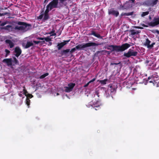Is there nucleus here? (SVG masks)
I'll use <instances>...</instances> for the list:
<instances>
[{"instance_id":"obj_19","label":"nucleus","mask_w":159,"mask_h":159,"mask_svg":"<svg viewBox=\"0 0 159 159\" xmlns=\"http://www.w3.org/2000/svg\"><path fill=\"white\" fill-rule=\"evenodd\" d=\"M120 46L122 49V51H123L129 48L130 46V45L128 43H125L123 44Z\"/></svg>"},{"instance_id":"obj_12","label":"nucleus","mask_w":159,"mask_h":159,"mask_svg":"<svg viewBox=\"0 0 159 159\" xmlns=\"http://www.w3.org/2000/svg\"><path fill=\"white\" fill-rule=\"evenodd\" d=\"M158 0H149L146 1L145 4L147 5L151 6H153L156 5Z\"/></svg>"},{"instance_id":"obj_5","label":"nucleus","mask_w":159,"mask_h":159,"mask_svg":"<svg viewBox=\"0 0 159 159\" xmlns=\"http://www.w3.org/2000/svg\"><path fill=\"white\" fill-rule=\"evenodd\" d=\"M48 5L47 6V8L45 11L44 14H43L42 13L38 17V19H43V20H47L48 18V13L49 11V10H50L53 8L52 7L51 8H50V7H51V5H50L49 7H48Z\"/></svg>"},{"instance_id":"obj_11","label":"nucleus","mask_w":159,"mask_h":159,"mask_svg":"<svg viewBox=\"0 0 159 159\" xmlns=\"http://www.w3.org/2000/svg\"><path fill=\"white\" fill-rule=\"evenodd\" d=\"M75 85V84L73 83H70L68 84V87H64V90L66 92H69L72 90L73 87Z\"/></svg>"},{"instance_id":"obj_31","label":"nucleus","mask_w":159,"mask_h":159,"mask_svg":"<svg viewBox=\"0 0 159 159\" xmlns=\"http://www.w3.org/2000/svg\"><path fill=\"white\" fill-rule=\"evenodd\" d=\"M76 49V47L75 48H72L70 51V52L72 53L73 52H75V51Z\"/></svg>"},{"instance_id":"obj_28","label":"nucleus","mask_w":159,"mask_h":159,"mask_svg":"<svg viewBox=\"0 0 159 159\" xmlns=\"http://www.w3.org/2000/svg\"><path fill=\"white\" fill-rule=\"evenodd\" d=\"M93 34L95 37H96L98 38H100L101 37L100 35L99 34H98L95 33H93Z\"/></svg>"},{"instance_id":"obj_38","label":"nucleus","mask_w":159,"mask_h":159,"mask_svg":"<svg viewBox=\"0 0 159 159\" xmlns=\"http://www.w3.org/2000/svg\"><path fill=\"white\" fill-rule=\"evenodd\" d=\"M142 26H143L144 27H148V25H145L144 24H143L142 25Z\"/></svg>"},{"instance_id":"obj_10","label":"nucleus","mask_w":159,"mask_h":159,"mask_svg":"<svg viewBox=\"0 0 159 159\" xmlns=\"http://www.w3.org/2000/svg\"><path fill=\"white\" fill-rule=\"evenodd\" d=\"M47 34H50V37H47L46 38H37L38 39H40L41 40H44L47 42L50 41L51 40V39H52L50 37L51 36H55L56 35V33L54 32L52 33V32H51L49 33H47Z\"/></svg>"},{"instance_id":"obj_25","label":"nucleus","mask_w":159,"mask_h":159,"mask_svg":"<svg viewBox=\"0 0 159 159\" xmlns=\"http://www.w3.org/2000/svg\"><path fill=\"white\" fill-rule=\"evenodd\" d=\"M8 23V22L7 21H5L4 22L2 23H1V22L0 21V25L2 26H4L5 25H6Z\"/></svg>"},{"instance_id":"obj_16","label":"nucleus","mask_w":159,"mask_h":159,"mask_svg":"<svg viewBox=\"0 0 159 159\" xmlns=\"http://www.w3.org/2000/svg\"><path fill=\"white\" fill-rule=\"evenodd\" d=\"M108 13L109 14H111L115 16H118L119 14L118 11L115 10L113 9H111L109 10Z\"/></svg>"},{"instance_id":"obj_22","label":"nucleus","mask_w":159,"mask_h":159,"mask_svg":"<svg viewBox=\"0 0 159 159\" xmlns=\"http://www.w3.org/2000/svg\"><path fill=\"white\" fill-rule=\"evenodd\" d=\"M140 31L139 30H133L131 31V34L132 35H134L135 34H138L140 33Z\"/></svg>"},{"instance_id":"obj_24","label":"nucleus","mask_w":159,"mask_h":159,"mask_svg":"<svg viewBox=\"0 0 159 159\" xmlns=\"http://www.w3.org/2000/svg\"><path fill=\"white\" fill-rule=\"evenodd\" d=\"M48 73H46L41 75L40 76V79L43 78L44 77H46V76H48Z\"/></svg>"},{"instance_id":"obj_13","label":"nucleus","mask_w":159,"mask_h":159,"mask_svg":"<svg viewBox=\"0 0 159 159\" xmlns=\"http://www.w3.org/2000/svg\"><path fill=\"white\" fill-rule=\"evenodd\" d=\"M109 47L112 48V51L116 52L122 51L120 46L111 45L109 46Z\"/></svg>"},{"instance_id":"obj_1","label":"nucleus","mask_w":159,"mask_h":159,"mask_svg":"<svg viewBox=\"0 0 159 159\" xmlns=\"http://www.w3.org/2000/svg\"><path fill=\"white\" fill-rule=\"evenodd\" d=\"M14 23L7 25L5 27V29L10 31L14 28L15 30H18L24 32L28 29V25L25 23L19 22L15 23V25Z\"/></svg>"},{"instance_id":"obj_18","label":"nucleus","mask_w":159,"mask_h":159,"mask_svg":"<svg viewBox=\"0 0 159 159\" xmlns=\"http://www.w3.org/2000/svg\"><path fill=\"white\" fill-rule=\"evenodd\" d=\"M69 41V40L64 41L63 42L58 43L57 45L58 49L60 50L62 47L67 44Z\"/></svg>"},{"instance_id":"obj_20","label":"nucleus","mask_w":159,"mask_h":159,"mask_svg":"<svg viewBox=\"0 0 159 159\" xmlns=\"http://www.w3.org/2000/svg\"><path fill=\"white\" fill-rule=\"evenodd\" d=\"M111 87H112V86H111L110 87L111 89H109L107 90L106 91H105L106 95L107 97L109 96L111 92H113L115 90L114 89H112H112H111Z\"/></svg>"},{"instance_id":"obj_9","label":"nucleus","mask_w":159,"mask_h":159,"mask_svg":"<svg viewBox=\"0 0 159 159\" xmlns=\"http://www.w3.org/2000/svg\"><path fill=\"white\" fill-rule=\"evenodd\" d=\"M40 42L39 41H29L27 42V43L25 44V43L23 44V46L25 48H29L30 47L32 46L33 44V43L35 44H38Z\"/></svg>"},{"instance_id":"obj_33","label":"nucleus","mask_w":159,"mask_h":159,"mask_svg":"<svg viewBox=\"0 0 159 159\" xmlns=\"http://www.w3.org/2000/svg\"><path fill=\"white\" fill-rule=\"evenodd\" d=\"M70 51V49H67L66 50H64L63 51V52L64 53H67Z\"/></svg>"},{"instance_id":"obj_35","label":"nucleus","mask_w":159,"mask_h":159,"mask_svg":"<svg viewBox=\"0 0 159 159\" xmlns=\"http://www.w3.org/2000/svg\"><path fill=\"white\" fill-rule=\"evenodd\" d=\"M89 84V82H88L85 85H84V87H87Z\"/></svg>"},{"instance_id":"obj_40","label":"nucleus","mask_w":159,"mask_h":159,"mask_svg":"<svg viewBox=\"0 0 159 159\" xmlns=\"http://www.w3.org/2000/svg\"><path fill=\"white\" fill-rule=\"evenodd\" d=\"M59 95V93H57L56 94V95H55V96H58Z\"/></svg>"},{"instance_id":"obj_26","label":"nucleus","mask_w":159,"mask_h":159,"mask_svg":"<svg viewBox=\"0 0 159 159\" xmlns=\"http://www.w3.org/2000/svg\"><path fill=\"white\" fill-rule=\"evenodd\" d=\"M149 14L148 11H146L143 12L141 15L142 16H144L146 15H148Z\"/></svg>"},{"instance_id":"obj_14","label":"nucleus","mask_w":159,"mask_h":159,"mask_svg":"<svg viewBox=\"0 0 159 159\" xmlns=\"http://www.w3.org/2000/svg\"><path fill=\"white\" fill-rule=\"evenodd\" d=\"M151 41L149 40L148 39H146V41L144 43V45L147 46L148 48H151L153 47L154 45L155 44L154 43H153L150 44Z\"/></svg>"},{"instance_id":"obj_29","label":"nucleus","mask_w":159,"mask_h":159,"mask_svg":"<svg viewBox=\"0 0 159 159\" xmlns=\"http://www.w3.org/2000/svg\"><path fill=\"white\" fill-rule=\"evenodd\" d=\"M13 59H14V60H13V62L15 63V64H18V61L16 59V58L15 57H14Z\"/></svg>"},{"instance_id":"obj_3","label":"nucleus","mask_w":159,"mask_h":159,"mask_svg":"<svg viewBox=\"0 0 159 159\" xmlns=\"http://www.w3.org/2000/svg\"><path fill=\"white\" fill-rule=\"evenodd\" d=\"M101 105V102L99 100H94L90 102L89 104L87 105V106L89 107H92L93 108H95V110H97L99 109V107Z\"/></svg>"},{"instance_id":"obj_4","label":"nucleus","mask_w":159,"mask_h":159,"mask_svg":"<svg viewBox=\"0 0 159 159\" xmlns=\"http://www.w3.org/2000/svg\"><path fill=\"white\" fill-rule=\"evenodd\" d=\"M96 44L94 43H82L76 46V49L81 50L83 49L91 46H95Z\"/></svg>"},{"instance_id":"obj_42","label":"nucleus","mask_w":159,"mask_h":159,"mask_svg":"<svg viewBox=\"0 0 159 159\" xmlns=\"http://www.w3.org/2000/svg\"><path fill=\"white\" fill-rule=\"evenodd\" d=\"M135 0H131L132 1V2H133Z\"/></svg>"},{"instance_id":"obj_2","label":"nucleus","mask_w":159,"mask_h":159,"mask_svg":"<svg viewBox=\"0 0 159 159\" xmlns=\"http://www.w3.org/2000/svg\"><path fill=\"white\" fill-rule=\"evenodd\" d=\"M158 76L156 74H154L151 76L148 77L146 80L147 82H144L145 85H146L148 82L152 83L154 86L156 87H159V79Z\"/></svg>"},{"instance_id":"obj_8","label":"nucleus","mask_w":159,"mask_h":159,"mask_svg":"<svg viewBox=\"0 0 159 159\" xmlns=\"http://www.w3.org/2000/svg\"><path fill=\"white\" fill-rule=\"evenodd\" d=\"M23 94H25V95L27 97V98H32L33 97V96L32 95L29 94L28 93L27 91L25 90V88L24 87H23ZM30 100L29 99L27 98L26 101V104L28 106V107H29V106L30 105Z\"/></svg>"},{"instance_id":"obj_39","label":"nucleus","mask_w":159,"mask_h":159,"mask_svg":"<svg viewBox=\"0 0 159 159\" xmlns=\"http://www.w3.org/2000/svg\"><path fill=\"white\" fill-rule=\"evenodd\" d=\"M129 5V3L128 2H127V3H125V6H127V5Z\"/></svg>"},{"instance_id":"obj_15","label":"nucleus","mask_w":159,"mask_h":159,"mask_svg":"<svg viewBox=\"0 0 159 159\" xmlns=\"http://www.w3.org/2000/svg\"><path fill=\"white\" fill-rule=\"evenodd\" d=\"M2 62L6 63L8 66H12V60L11 59H5L3 60Z\"/></svg>"},{"instance_id":"obj_37","label":"nucleus","mask_w":159,"mask_h":159,"mask_svg":"<svg viewBox=\"0 0 159 159\" xmlns=\"http://www.w3.org/2000/svg\"><path fill=\"white\" fill-rule=\"evenodd\" d=\"M108 49L111 50L112 51V48H111L109 47V46L108 47Z\"/></svg>"},{"instance_id":"obj_17","label":"nucleus","mask_w":159,"mask_h":159,"mask_svg":"<svg viewBox=\"0 0 159 159\" xmlns=\"http://www.w3.org/2000/svg\"><path fill=\"white\" fill-rule=\"evenodd\" d=\"M15 56L18 57L21 53V51L20 49L18 47H16L15 49Z\"/></svg>"},{"instance_id":"obj_7","label":"nucleus","mask_w":159,"mask_h":159,"mask_svg":"<svg viewBox=\"0 0 159 159\" xmlns=\"http://www.w3.org/2000/svg\"><path fill=\"white\" fill-rule=\"evenodd\" d=\"M137 52L133 50L129 49L127 52L124 53V56L127 57H129L131 56H135L137 55Z\"/></svg>"},{"instance_id":"obj_36","label":"nucleus","mask_w":159,"mask_h":159,"mask_svg":"<svg viewBox=\"0 0 159 159\" xmlns=\"http://www.w3.org/2000/svg\"><path fill=\"white\" fill-rule=\"evenodd\" d=\"M155 32L157 33L158 34H159V31L157 30H156L155 31Z\"/></svg>"},{"instance_id":"obj_21","label":"nucleus","mask_w":159,"mask_h":159,"mask_svg":"<svg viewBox=\"0 0 159 159\" xmlns=\"http://www.w3.org/2000/svg\"><path fill=\"white\" fill-rule=\"evenodd\" d=\"M5 42L9 44L10 48H12L14 45V43L10 40L7 39L6 40Z\"/></svg>"},{"instance_id":"obj_30","label":"nucleus","mask_w":159,"mask_h":159,"mask_svg":"<svg viewBox=\"0 0 159 159\" xmlns=\"http://www.w3.org/2000/svg\"><path fill=\"white\" fill-rule=\"evenodd\" d=\"M130 15V14H129V13H122L121 14V16H129Z\"/></svg>"},{"instance_id":"obj_32","label":"nucleus","mask_w":159,"mask_h":159,"mask_svg":"<svg viewBox=\"0 0 159 159\" xmlns=\"http://www.w3.org/2000/svg\"><path fill=\"white\" fill-rule=\"evenodd\" d=\"M23 95H25V94H23V90L22 91L20 92L19 94V96L20 97H23Z\"/></svg>"},{"instance_id":"obj_41","label":"nucleus","mask_w":159,"mask_h":159,"mask_svg":"<svg viewBox=\"0 0 159 159\" xmlns=\"http://www.w3.org/2000/svg\"><path fill=\"white\" fill-rule=\"evenodd\" d=\"M96 94L97 95L98 97H99V96L98 95V92H96Z\"/></svg>"},{"instance_id":"obj_27","label":"nucleus","mask_w":159,"mask_h":159,"mask_svg":"<svg viewBox=\"0 0 159 159\" xmlns=\"http://www.w3.org/2000/svg\"><path fill=\"white\" fill-rule=\"evenodd\" d=\"M5 52L6 53V54L5 55V57H7L10 53V51L9 50L6 49L5 50Z\"/></svg>"},{"instance_id":"obj_23","label":"nucleus","mask_w":159,"mask_h":159,"mask_svg":"<svg viewBox=\"0 0 159 159\" xmlns=\"http://www.w3.org/2000/svg\"><path fill=\"white\" fill-rule=\"evenodd\" d=\"M107 81L108 80L107 79H105L103 80H98V81H99L102 85H105L106 84L107 82Z\"/></svg>"},{"instance_id":"obj_6","label":"nucleus","mask_w":159,"mask_h":159,"mask_svg":"<svg viewBox=\"0 0 159 159\" xmlns=\"http://www.w3.org/2000/svg\"><path fill=\"white\" fill-rule=\"evenodd\" d=\"M148 24L152 27H155L159 25V17H154L152 21L148 23Z\"/></svg>"},{"instance_id":"obj_34","label":"nucleus","mask_w":159,"mask_h":159,"mask_svg":"<svg viewBox=\"0 0 159 159\" xmlns=\"http://www.w3.org/2000/svg\"><path fill=\"white\" fill-rule=\"evenodd\" d=\"M96 80V78H93L92 80H91L89 81V83L90 84V83L93 82L94 81Z\"/></svg>"}]
</instances>
